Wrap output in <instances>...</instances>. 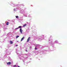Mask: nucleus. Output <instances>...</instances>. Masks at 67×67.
I'll list each match as a JSON object with an SVG mask.
<instances>
[{
    "instance_id": "8",
    "label": "nucleus",
    "mask_w": 67,
    "mask_h": 67,
    "mask_svg": "<svg viewBox=\"0 0 67 67\" xmlns=\"http://www.w3.org/2000/svg\"><path fill=\"white\" fill-rule=\"evenodd\" d=\"M22 27V26H19L18 27V28H20Z\"/></svg>"
},
{
    "instance_id": "12",
    "label": "nucleus",
    "mask_w": 67,
    "mask_h": 67,
    "mask_svg": "<svg viewBox=\"0 0 67 67\" xmlns=\"http://www.w3.org/2000/svg\"><path fill=\"white\" fill-rule=\"evenodd\" d=\"M35 49H37V48H35Z\"/></svg>"
},
{
    "instance_id": "1",
    "label": "nucleus",
    "mask_w": 67,
    "mask_h": 67,
    "mask_svg": "<svg viewBox=\"0 0 67 67\" xmlns=\"http://www.w3.org/2000/svg\"><path fill=\"white\" fill-rule=\"evenodd\" d=\"M20 31L21 33V34H22V30L21 28H20Z\"/></svg>"
},
{
    "instance_id": "5",
    "label": "nucleus",
    "mask_w": 67,
    "mask_h": 67,
    "mask_svg": "<svg viewBox=\"0 0 67 67\" xmlns=\"http://www.w3.org/2000/svg\"><path fill=\"white\" fill-rule=\"evenodd\" d=\"M9 22H7L6 24V25H9Z\"/></svg>"
},
{
    "instance_id": "6",
    "label": "nucleus",
    "mask_w": 67,
    "mask_h": 67,
    "mask_svg": "<svg viewBox=\"0 0 67 67\" xmlns=\"http://www.w3.org/2000/svg\"><path fill=\"white\" fill-rule=\"evenodd\" d=\"M10 43L11 44H13V42L12 41H10Z\"/></svg>"
},
{
    "instance_id": "11",
    "label": "nucleus",
    "mask_w": 67,
    "mask_h": 67,
    "mask_svg": "<svg viewBox=\"0 0 67 67\" xmlns=\"http://www.w3.org/2000/svg\"><path fill=\"white\" fill-rule=\"evenodd\" d=\"M16 65H14L13 66V67H16Z\"/></svg>"
},
{
    "instance_id": "17",
    "label": "nucleus",
    "mask_w": 67,
    "mask_h": 67,
    "mask_svg": "<svg viewBox=\"0 0 67 67\" xmlns=\"http://www.w3.org/2000/svg\"><path fill=\"white\" fill-rule=\"evenodd\" d=\"M55 42H57L56 41H55Z\"/></svg>"
},
{
    "instance_id": "3",
    "label": "nucleus",
    "mask_w": 67,
    "mask_h": 67,
    "mask_svg": "<svg viewBox=\"0 0 67 67\" xmlns=\"http://www.w3.org/2000/svg\"><path fill=\"white\" fill-rule=\"evenodd\" d=\"M7 65H11V62H9L8 63L7 62Z\"/></svg>"
},
{
    "instance_id": "4",
    "label": "nucleus",
    "mask_w": 67,
    "mask_h": 67,
    "mask_svg": "<svg viewBox=\"0 0 67 67\" xmlns=\"http://www.w3.org/2000/svg\"><path fill=\"white\" fill-rule=\"evenodd\" d=\"M24 37H23V38H22L21 40V41H23V40H24Z\"/></svg>"
},
{
    "instance_id": "10",
    "label": "nucleus",
    "mask_w": 67,
    "mask_h": 67,
    "mask_svg": "<svg viewBox=\"0 0 67 67\" xmlns=\"http://www.w3.org/2000/svg\"><path fill=\"white\" fill-rule=\"evenodd\" d=\"M16 18H19V16H16Z\"/></svg>"
},
{
    "instance_id": "16",
    "label": "nucleus",
    "mask_w": 67,
    "mask_h": 67,
    "mask_svg": "<svg viewBox=\"0 0 67 67\" xmlns=\"http://www.w3.org/2000/svg\"><path fill=\"white\" fill-rule=\"evenodd\" d=\"M18 67H20V66H18Z\"/></svg>"
},
{
    "instance_id": "7",
    "label": "nucleus",
    "mask_w": 67,
    "mask_h": 67,
    "mask_svg": "<svg viewBox=\"0 0 67 67\" xmlns=\"http://www.w3.org/2000/svg\"><path fill=\"white\" fill-rule=\"evenodd\" d=\"M26 24H25V25H24L23 26V27H25V26H26Z\"/></svg>"
},
{
    "instance_id": "2",
    "label": "nucleus",
    "mask_w": 67,
    "mask_h": 67,
    "mask_svg": "<svg viewBox=\"0 0 67 67\" xmlns=\"http://www.w3.org/2000/svg\"><path fill=\"white\" fill-rule=\"evenodd\" d=\"M29 40H30V37H29L27 39V42H29Z\"/></svg>"
},
{
    "instance_id": "9",
    "label": "nucleus",
    "mask_w": 67,
    "mask_h": 67,
    "mask_svg": "<svg viewBox=\"0 0 67 67\" xmlns=\"http://www.w3.org/2000/svg\"><path fill=\"white\" fill-rule=\"evenodd\" d=\"M19 37V36H16V38H18V37Z\"/></svg>"
},
{
    "instance_id": "13",
    "label": "nucleus",
    "mask_w": 67,
    "mask_h": 67,
    "mask_svg": "<svg viewBox=\"0 0 67 67\" xmlns=\"http://www.w3.org/2000/svg\"><path fill=\"white\" fill-rule=\"evenodd\" d=\"M16 46H18V44H17L16 45Z\"/></svg>"
},
{
    "instance_id": "15",
    "label": "nucleus",
    "mask_w": 67,
    "mask_h": 67,
    "mask_svg": "<svg viewBox=\"0 0 67 67\" xmlns=\"http://www.w3.org/2000/svg\"><path fill=\"white\" fill-rule=\"evenodd\" d=\"M18 28H16V29H18Z\"/></svg>"
},
{
    "instance_id": "14",
    "label": "nucleus",
    "mask_w": 67,
    "mask_h": 67,
    "mask_svg": "<svg viewBox=\"0 0 67 67\" xmlns=\"http://www.w3.org/2000/svg\"><path fill=\"white\" fill-rule=\"evenodd\" d=\"M26 52H27V50H26Z\"/></svg>"
}]
</instances>
